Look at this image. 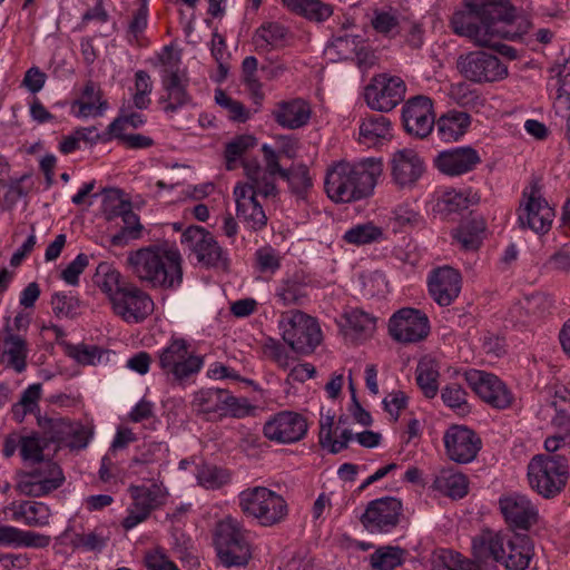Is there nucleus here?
Segmentation results:
<instances>
[{"instance_id": "1", "label": "nucleus", "mask_w": 570, "mask_h": 570, "mask_svg": "<svg viewBox=\"0 0 570 570\" xmlns=\"http://www.w3.org/2000/svg\"><path fill=\"white\" fill-rule=\"evenodd\" d=\"M382 171V161L376 158H366L356 164L337 163L326 171L325 191L335 203H351L366 198L372 195Z\"/></svg>"}, {"instance_id": "2", "label": "nucleus", "mask_w": 570, "mask_h": 570, "mask_svg": "<svg viewBox=\"0 0 570 570\" xmlns=\"http://www.w3.org/2000/svg\"><path fill=\"white\" fill-rule=\"evenodd\" d=\"M183 258L176 248L150 245L132 250L127 266L140 282L154 288L176 289L183 282Z\"/></svg>"}, {"instance_id": "3", "label": "nucleus", "mask_w": 570, "mask_h": 570, "mask_svg": "<svg viewBox=\"0 0 570 570\" xmlns=\"http://www.w3.org/2000/svg\"><path fill=\"white\" fill-rule=\"evenodd\" d=\"M466 10L453 13L451 27L454 33L471 39L478 46L494 45L498 23L512 17L508 0H464Z\"/></svg>"}, {"instance_id": "4", "label": "nucleus", "mask_w": 570, "mask_h": 570, "mask_svg": "<svg viewBox=\"0 0 570 570\" xmlns=\"http://www.w3.org/2000/svg\"><path fill=\"white\" fill-rule=\"evenodd\" d=\"M472 552L480 562L493 560L508 570H524L534 554V548L527 534L485 529L472 539Z\"/></svg>"}, {"instance_id": "5", "label": "nucleus", "mask_w": 570, "mask_h": 570, "mask_svg": "<svg viewBox=\"0 0 570 570\" xmlns=\"http://www.w3.org/2000/svg\"><path fill=\"white\" fill-rule=\"evenodd\" d=\"M240 511L261 525L273 527L285 520L288 507L285 499L266 487H253L238 495Z\"/></svg>"}, {"instance_id": "6", "label": "nucleus", "mask_w": 570, "mask_h": 570, "mask_svg": "<svg viewBox=\"0 0 570 570\" xmlns=\"http://www.w3.org/2000/svg\"><path fill=\"white\" fill-rule=\"evenodd\" d=\"M569 464L564 455L539 454L528 464V479L530 487L543 498H553L567 484Z\"/></svg>"}, {"instance_id": "7", "label": "nucleus", "mask_w": 570, "mask_h": 570, "mask_svg": "<svg viewBox=\"0 0 570 570\" xmlns=\"http://www.w3.org/2000/svg\"><path fill=\"white\" fill-rule=\"evenodd\" d=\"M215 548L220 563L227 568L244 567L252 558L250 546L242 524L230 517L217 523Z\"/></svg>"}, {"instance_id": "8", "label": "nucleus", "mask_w": 570, "mask_h": 570, "mask_svg": "<svg viewBox=\"0 0 570 570\" xmlns=\"http://www.w3.org/2000/svg\"><path fill=\"white\" fill-rule=\"evenodd\" d=\"M279 328L284 342L298 354H311L322 342L316 320L298 309L283 313Z\"/></svg>"}, {"instance_id": "9", "label": "nucleus", "mask_w": 570, "mask_h": 570, "mask_svg": "<svg viewBox=\"0 0 570 570\" xmlns=\"http://www.w3.org/2000/svg\"><path fill=\"white\" fill-rule=\"evenodd\" d=\"M158 361L167 380L174 384H183L204 365V358L189 352L184 338L173 340L159 352Z\"/></svg>"}, {"instance_id": "10", "label": "nucleus", "mask_w": 570, "mask_h": 570, "mask_svg": "<svg viewBox=\"0 0 570 570\" xmlns=\"http://www.w3.org/2000/svg\"><path fill=\"white\" fill-rule=\"evenodd\" d=\"M65 482L61 468L50 460L38 462L29 471L20 472L16 488L28 497H43L59 489Z\"/></svg>"}, {"instance_id": "11", "label": "nucleus", "mask_w": 570, "mask_h": 570, "mask_svg": "<svg viewBox=\"0 0 570 570\" xmlns=\"http://www.w3.org/2000/svg\"><path fill=\"white\" fill-rule=\"evenodd\" d=\"M456 68L474 83L495 82L508 76V67L497 56L481 50L461 55Z\"/></svg>"}, {"instance_id": "12", "label": "nucleus", "mask_w": 570, "mask_h": 570, "mask_svg": "<svg viewBox=\"0 0 570 570\" xmlns=\"http://www.w3.org/2000/svg\"><path fill=\"white\" fill-rule=\"evenodd\" d=\"M465 381L479 397L490 406L499 410L512 404L513 395L497 375L480 370L465 372Z\"/></svg>"}, {"instance_id": "13", "label": "nucleus", "mask_w": 570, "mask_h": 570, "mask_svg": "<svg viewBox=\"0 0 570 570\" xmlns=\"http://www.w3.org/2000/svg\"><path fill=\"white\" fill-rule=\"evenodd\" d=\"M430 322L420 309L404 307L392 315L389 333L397 342L415 343L429 335Z\"/></svg>"}, {"instance_id": "14", "label": "nucleus", "mask_w": 570, "mask_h": 570, "mask_svg": "<svg viewBox=\"0 0 570 570\" xmlns=\"http://www.w3.org/2000/svg\"><path fill=\"white\" fill-rule=\"evenodd\" d=\"M114 312L128 323H140L154 311V302L148 293L128 283L111 302Z\"/></svg>"}, {"instance_id": "15", "label": "nucleus", "mask_w": 570, "mask_h": 570, "mask_svg": "<svg viewBox=\"0 0 570 570\" xmlns=\"http://www.w3.org/2000/svg\"><path fill=\"white\" fill-rule=\"evenodd\" d=\"M405 90V83L400 77L383 73L374 77L373 82L366 87L365 99L371 109L387 112L404 99Z\"/></svg>"}, {"instance_id": "16", "label": "nucleus", "mask_w": 570, "mask_h": 570, "mask_svg": "<svg viewBox=\"0 0 570 570\" xmlns=\"http://www.w3.org/2000/svg\"><path fill=\"white\" fill-rule=\"evenodd\" d=\"M401 514L402 502L393 497H384L367 504L361 522L371 533L389 532L397 525Z\"/></svg>"}, {"instance_id": "17", "label": "nucleus", "mask_w": 570, "mask_h": 570, "mask_svg": "<svg viewBox=\"0 0 570 570\" xmlns=\"http://www.w3.org/2000/svg\"><path fill=\"white\" fill-rule=\"evenodd\" d=\"M499 509L512 532L528 531L539 521L537 507L523 494L510 493L499 499Z\"/></svg>"}, {"instance_id": "18", "label": "nucleus", "mask_w": 570, "mask_h": 570, "mask_svg": "<svg viewBox=\"0 0 570 570\" xmlns=\"http://www.w3.org/2000/svg\"><path fill=\"white\" fill-rule=\"evenodd\" d=\"M390 168L399 189H413L425 171V163L414 149L404 148L392 155Z\"/></svg>"}, {"instance_id": "19", "label": "nucleus", "mask_w": 570, "mask_h": 570, "mask_svg": "<svg viewBox=\"0 0 570 570\" xmlns=\"http://www.w3.org/2000/svg\"><path fill=\"white\" fill-rule=\"evenodd\" d=\"M264 435L277 443H294L307 432V421L299 413L282 411L264 424Z\"/></svg>"}, {"instance_id": "20", "label": "nucleus", "mask_w": 570, "mask_h": 570, "mask_svg": "<svg viewBox=\"0 0 570 570\" xmlns=\"http://www.w3.org/2000/svg\"><path fill=\"white\" fill-rule=\"evenodd\" d=\"M181 245L195 254L198 263L206 266H216L222 259L224 252L215 237L204 227L189 226L181 234Z\"/></svg>"}, {"instance_id": "21", "label": "nucleus", "mask_w": 570, "mask_h": 570, "mask_svg": "<svg viewBox=\"0 0 570 570\" xmlns=\"http://www.w3.org/2000/svg\"><path fill=\"white\" fill-rule=\"evenodd\" d=\"M402 120L407 134L417 138L429 136L435 124L431 99L424 96L410 99L403 107Z\"/></svg>"}, {"instance_id": "22", "label": "nucleus", "mask_w": 570, "mask_h": 570, "mask_svg": "<svg viewBox=\"0 0 570 570\" xmlns=\"http://www.w3.org/2000/svg\"><path fill=\"white\" fill-rule=\"evenodd\" d=\"M161 62L167 66L163 75L166 97L161 101L166 102L164 110L174 114L190 101V96L186 90L188 80L184 79V75L179 71L178 59L173 61L171 57H167L163 58Z\"/></svg>"}, {"instance_id": "23", "label": "nucleus", "mask_w": 570, "mask_h": 570, "mask_svg": "<svg viewBox=\"0 0 570 570\" xmlns=\"http://www.w3.org/2000/svg\"><path fill=\"white\" fill-rule=\"evenodd\" d=\"M446 453L452 461L469 463L481 449L480 438L465 426H451L444 434Z\"/></svg>"}, {"instance_id": "24", "label": "nucleus", "mask_w": 570, "mask_h": 570, "mask_svg": "<svg viewBox=\"0 0 570 570\" xmlns=\"http://www.w3.org/2000/svg\"><path fill=\"white\" fill-rule=\"evenodd\" d=\"M524 206L520 207L519 222L521 227L530 228L535 233H547L552 224L554 217L553 209L549 206L547 200L541 197L539 190L533 187L529 195Z\"/></svg>"}, {"instance_id": "25", "label": "nucleus", "mask_w": 570, "mask_h": 570, "mask_svg": "<svg viewBox=\"0 0 570 570\" xmlns=\"http://www.w3.org/2000/svg\"><path fill=\"white\" fill-rule=\"evenodd\" d=\"M480 163L481 157L472 147L446 149L440 151L434 158L435 167L448 176H460L472 171Z\"/></svg>"}, {"instance_id": "26", "label": "nucleus", "mask_w": 570, "mask_h": 570, "mask_svg": "<svg viewBox=\"0 0 570 570\" xmlns=\"http://www.w3.org/2000/svg\"><path fill=\"white\" fill-rule=\"evenodd\" d=\"M429 292L441 306H449L461 292V275L449 266L434 269L429 277Z\"/></svg>"}, {"instance_id": "27", "label": "nucleus", "mask_w": 570, "mask_h": 570, "mask_svg": "<svg viewBox=\"0 0 570 570\" xmlns=\"http://www.w3.org/2000/svg\"><path fill=\"white\" fill-rule=\"evenodd\" d=\"M272 117L282 128L295 130L309 122L312 109L309 104L302 98L282 100L275 104Z\"/></svg>"}, {"instance_id": "28", "label": "nucleus", "mask_w": 570, "mask_h": 570, "mask_svg": "<svg viewBox=\"0 0 570 570\" xmlns=\"http://www.w3.org/2000/svg\"><path fill=\"white\" fill-rule=\"evenodd\" d=\"M234 196L237 217L252 230H262L267 224V216L254 191L249 187H235Z\"/></svg>"}, {"instance_id": "29", "label": "nucleus", "mask_w": 570, "mask_h": 570, "mask_svg": "<svg viewBox=\"0 0 570 570\" xmlns=\"http://www.w3.org/2000/svg\"><path fill=\"white\" fill-rule=\"evenodd\" d=\"M225 389L210 387L202 389L194 394L191 401L193 410L205 416L207 420L222 419L224 410Z\"/></svg>"}, {"instance_id": "30", "label": "nucleus", "mask_w": 570, "mask_h": 570, "mask_svg": "<svg viewBox=\"0 0 570 570\" xmlns=\"http://www.w3.org/2000/svg\"><path fill=\"white\" fill-rule=\"evenodd\" d=\"M275 297L283 306L303 305L307 299V284L304 276L294 273L282 278L275 289Z\"/></svg>"}, {"instance_id": "31", "label": "nucleus", "mask_w": 570, "mask_h": 570, "mask_svg": "<svg viewBox=\"0 0 570 570\" xmlns=\"http://www.w3.org/2000/svg\"><path fill=\"white\" fill-rule=\"evenodd\" d=\"M344 335L353 342L364 341L372 336L376 327V321L368 313L361 309H352L344 314Z\"/></svg>"}, {"instance_id": "32", "label": "nucleus", "mask_w": 570, "mask_h": 570, "mask_svg": "<svg viewBox=\"0 0 570 570\" xmlns=\"http://www.w3.org/2000/svg\"><path fill=\"white\" fill-rule=\"evenodd\" d=\"M244 169L248 183L237 184L235 187H249L254 191V197L256 198L257 195H262L265 198L276 196L277 188L274 176L264 171L256 160L245 163Z\"/></svg>"}, {"instance_id": "33", "label": "nucleus", "mask_w": 570, "mask_h": 570, "mask_svg": "<svg viewBox=\"0 0 570 570\" xmlns=\"http://www.w3.org/2000/svg\"><path fill=\"white\" fill-rule=\"evenodd\" d=\"M28 353V343L22 336L9 333L3 337L2 360L7 367L19 374L24 372Z\"/></svg>"}, {"instance_id": "34", "label": "nucleus", "mask_w": 570, "mask_h": 570, "mask_svg": "<svg viewBox=\"0 0 570 570\" xmlns=\"http://www.w3.org/2000/svg\"><path fill=\"white\" fill-rule=\"evenodd\" d=\"M470 122L469 114L453 110L442 115L435 125L439 137L444 141H452L465 134Z\"/></svg>"}, {"instance_id": "35", "label": "nucleus", "mask_w": 570, "mask_h": 570, "mask_svg": "<svg viewBox=\"0 0 570 570\" xmlns=\"http://www.w3.org/2000/svg\"><path fill=\"white\" fill-rule=\"evenodd\" d=\"M12 520L29 527H45L49 523L50 509L41 502L23 501L10 507Z\"/></svg>"}, {"instance_id": "36", "label": "nucleus", "mask_w": 570, "mask_h": 570, "mask_svg": "<svg viewBox=\"0 0 570 570\" xmlns=\"http://www.w3.org/2000/svg\"><path fill=\"white\" fill-rule=\"evenodd\" d=\"M391 137V121L383 115H370L360 125V141L367 146Z\"/></svg>"}, {"instance_id": "37", "label": "nucleus", "mask_w": 570, "mask_h": 570, "mask_svg": "<svg viewBox=\"0 0 570 570\" xmlns=\"http://www.w3.org/2000/svg\"><path fill=\"white\" fill-rule=\"evenodd\" d=\"M287 36V29L278 22H265L253 35V45L259 52L279 47Z\"/></svg>"}, {"instance_id": "38", "label": "nucleus", "mask_w": 570, "mask_h": 570, "mask_svg": "<svg viewBox=\"0 0 570 570\" xmlns=\"http://www.w3.org/2000/svg\"><path fill=\"white\" fill-rule=\"evenodd\" d=\"M101 90L94 81H87L81 98L72 105L79 107L78 116H101L108 108L107 101L101 100Z\"/></svg>"}, {"instance_id": "39", "label": "nucleus", "mask_w": 570, "mask_h": 570, "mask_svg": "<svg viewBox=\"0 0 570 570\" xmlns=\"http://www.w3.org/2000/svg\"><path fill=\"white\" fill-rule=\"evenodd\" d=\"M135 507L146 511L148 514L165 501L166 491L158 484L131 485L129 488Z\"/></svg>"}, {"instance_id": "40", "label": "nucleus", "mask_w": 570, "mask_h": 570, "mask_svg": "<svg viewBox=\"0 0 570 570\" xmlns=\"http://www.w3.org/2000/svg\"><path fill=\"white\" fill-rule=\"evenodd\" d=\"M70 422L60 416L38 415L37 423L45 443L62 444L70 432Z\"/></svg>"}, {"instance_id": "41", "label": "nucleus", "mask_w": 570, "mask_h": 570, "mask_svg": "<svg viewBox=\"0 0 570 570\" xmlns=\"http://www.w3.org/2000/svg\"><path fill=\"white\" fill-rule=\"evenodd\" d=\"M415 380L422 393L428 399H433L439 392V366L432 358H423L415 371Z\"/></svg>"}, {"instance_id": "42", "label": "nucleus", "mask_w": 570, "mask_h": 570, "mask_svg": "<svg viewBox=\"0 0 570 570\" xmlns=\"http://www.w3.org/2000/svg\"><path fill=\"white\" fill-rule=\"evenodd\" d=\"M485 230V223L482 218H472L462 223L453 233V238L458 240L465 250H475L482 244V234Z\"/></svg>"}, {"instance_id": "43", "label": "nucleus", "mask_w": 570, "mask_h": 570, "mask_svg": "<svg viewBox=\"0 0 570 570\" xmlns=\"http://www.w3.org/2000/svg\"><path fill=\"white\" fill-rule=\"evenodd\" d=\"M104 214L108 220L121 217L124 224H137L138 216L132 212L131 203L124 200L118 190H110L102 203Z\"/></svg>"}, {"instance_id": "44", "label": "nucleus", "mask_w": 570, "mask_h": 570, "mask_svg": "<svg viewBox=\"0 0 570 570\" xmlns=\"http://www.w3.org/2000/svg\"><path fill=\"white\" fill-rule=\"evenodd\" d=\"M94 283L108 296L110 302L114 301L116 294L124 289L127 283H121L120 273L110 264L100 263L94 275Z\"/></svg>"}, {"instance_id": "45", "label": "nucleus", "mask_w": 570, "mask_h": 570, "mask_svg": "<svg viewBox=\"0 0 570 570\" xmlns=\"http://www.w3.org/2000/svg\"><path fill=\"white\" fill-rule=\"evenodd\" d=\"M283 4L292 12L309 20L323 21L332 13V7L321 0H282Z\"/></svg>"}, {"instance_id": "46", "label": "nucleus", "mask_w": 570, "mask_h": 570, "mask_svg": "<svg viewBox=\"0 0 570 570\" xmlns=\"http://www.w3.org/2000/svg\"><path fill=\"white\" fill-rule=\"evenodd\" d=\"M434 488L452 499H461L468 493V479L460 472L444 470L435 478Z\"/></svg>"}, {"instance_id": "47", "label": "nucleus", "mask_w": 570, "mask_h": 570, "mask_svg": "<svg viewBox=\"0 0 570 570\" xmlns=\"http://www.w3.org/2000/svg\"><path fill=\"white\" fill-rule=\"evenodd\" d=\"M282 178L288 183L292 194L297 198L304 199L313 187V180L306 165L298 164L282 173Z\"/></svg>"}, {"instance_id": "48", "label": "nucleus", "mask_w": 570, "mask_h": 570, "mask_svg": "<svg viewBox=\"0 0 570 570\" xmlns=\"http://www.w3.org/2000/svg\"><path fill=\"white\" fill-rule=\"evenodd\" d=\"M405 551L400 547H384L371 554V566L374 570H393L403 562Z\"/></svg>"}, {"instance_id": "49", "label": "nucleus", "mask_w": 570, "mask_h": 570, "mask_svg": "<svg viewBox=\"0 0 570 570\" xmlns=\"http://www.w3.org/2000/svg\"><path fill=\"white\" fill-rule=\"evenodd\" d=\"M382 229L371 223L356 225L345 232L343 239L353 245H365L381 238Z\"/></svg>"}, {"instance_id": "50", "label": "nucleus", "mask_w": 570, "mask_h": 570, "mask_svg": "<svg viewBox=\"0 0 570 570\" xmlns=\"http://www.w3.org/2000/svg\"><path fill=\"white\" fill-rule=\"evenodd\" d=\"M441 399L446 406L456 410L461 414L470 411L466 392L456 383L444 386L441 391Z\"/></svg>"}, {"instance_id": "51", "label": "nucleus", "mask_w": 570, "mask_h": 570, "mask_svg": "<svg viewBox=\"0 0 570 570\" xmlns=\"http://www.w3.org/2000/svg\"><path fill=\"white\" fill-rule=\"evenodd\" d=\"M48 444L37 433L29 436H21L20 455L23 461L38 463L43 461V450Z\"/></svg>"}, {"instance_id": "52", "label": "nucleus", "mask_w": 570, "mask_h": 570, "mask_svg": "<svg viewBox=\"0 0 570 570\" xmlns=\"http://www.w3.org/2000/svg\"><path fill=\"white\" fill-rule=\"evenodd\" d=\"M480 197L476 194H470L469 196L458 191H446L443 194L439 202L442 210L448 213H455L466 209L470 205L476 204Z\"/></svg>"}, {"instance_id": "53", "label": "nucleus", "mask_w": 570, "mask_h": 570, "mask_svg": "<svg viewBox=\"0 0 570 570\" xmlns=\"http://www.w3.org/2000/svg\"><path fill=\"white\" fill-rule=\"evenodd\" d=\"M256 142V138L252 135H242L229 141L225 148L227 169H233V163H235L248 149L253 148Z\"/></svg>"}, {"instance_id": "54", "label": "nucleus", "mask_w": 570, "mask_h": 570, "mask_svg": "<svg viewBox=\"0 0 570 570\" xmlns=\"http://www.w3.org/2000/svg\"><path fill=\"white\" fill-rule=\"evenodd\" d=\"M215 101L217 105L228 111V117L238 122H245L249 119V110L238 100L226 95L222 89L216 90Z\"/></svg>"}, {"instance_id": "55", "label": "nucleus", "mask_w": 570, "mask_h": 570, "mask_svg": "<svg viewBox=\"0 0 570 570\" xmlns=\"http://www.w3.org/2000/svg\"><path fill=\"white\" fill-rule=\"evenodd\" d=\"M135 95L134 105L138 109H146L150 104L149 95L153 90L150 76L145 70H138L135 73Z\"/></svg>"}, {"instance_id": "56", "label": "nucleus", "mask_w": 570, "mask_h": 570, "mask_svg": "<svg viewBox=\"0 0 570 570\" xmlns=\"http://www.w3.org/2000/svg\"><path fill=\"white\" fill-rule=\"evenodd\" d=\"M282 257L272 246H263L255 253L256 268L261 273L274 274L281 267Z\"/></svg>"}, {"instance_id": "57", "label": "nucleus", "mask_w": 570, "mask_h": 570, "mask_svg": "<svg viewBox=\"0 0 570 570\" xmlns=\"http://www.w3.org/2000/svg\"><path fill=\"white\" fill-rule=\"evenodd\" d=\"M223 406L222 417L233 416L240 419L249 415L254 410V406L249 404L247 399L236 397L227 390L225 392Z\"/></svg>"}, {"instance_id": "58", "label": "nucleus", "mask_w": 570, "mask_h": 570, "mask_svg": "<svg viewBox=\"0 0 570 570\" xmlns=\"http://www.w3.org/2000/svg\"><path fill=\"white\" fill-rule=\"evenodd\" d=\"M51 306L56 316L72 318L77 315L79 302L71 295L55 293L51 297Z\"/></svg>"}, {"instance_id": "59", "label": "nucleus", "mask_w": 570, "mask_h": 570, "mask_svg": "<svg viewBox=\"0 0 570 570\" xmlns=\"http://www.w3.org/2000/svg\"><path fill=\"white\" fill-rule=\"evenodd\" d=\"M198 481L202 485L207 489H217L228 483L230 474L223 469L217 466H204L198 472Z\"/></svg>"}, {"instance_id": "60", "label": "nucleus", "mask_w": 570, "mask_h": 570, "mask_svg": "<svg viewBox=\"0 0 570 570\" xmlns=\"http://www.w3.org/2000/svg\"><path fill=\"white\" fill-rule=\"evenodd\" d=\"M68 355L82 365H96L101 357V350L89 345H68Z\"/></svg>"}, {"instance_id": "61", "label": "nucleus", "mask_w": 570, "mask_h": 570, "mask_svg": "<svg viewBox=\"0 0 570 570\" xmlns=\"http://www.w3.org/2000/svg\"><path fill=\"white\" fill-rule=\"evenodd\" d=\"M334 424V416L327 415L320 422V444L323 448H328L330 452L335 454L345 449L344 442L333 439L332 429Z\"/></svg>"}, {"instance_id": "62", "label": "nucleus", "mask_w": 570, "mask_h": 570, "mask_svg": "<svg viewBox=\"0 0 570 570\" xmlns=\"http://www.w3.org/2000/svg\"><path fill=\"white\" fill-rule=\"evenodd\" d=\"M371 23L376 32L389 36L397 28L399 19L392 10H375Z\"/></svg>"}, {"instance_id": "63", "label": "nucleus", "mask_w": 570, "mask_h": 570, "mask_svg": "<svg viewBox=\"0 0 570 570\" xmlns=\"http://www.w3.org/2000/svg\"><path fill=\"white\" fill-rule=\"evenodd\" d=\"M91 438V432L80 423L70 422V432L62 445L71 450L85 449Z\"/></svg>"}, {"instance_id": "64", "label": "nucleus", "mask_w": 570, "mask_h": 570, "mask_svg": "<svg viewBox=\"0 0 570 570\" xmlns=\"http://www.w3.org/2000/svg\"><path fill=\"white\" fill-rule=\"evenodd\" d=\"M431 570H482L474 561L469 559H461L450 556V561L445 557H439L432 561Z\"/></svg>"}]
</instances>
